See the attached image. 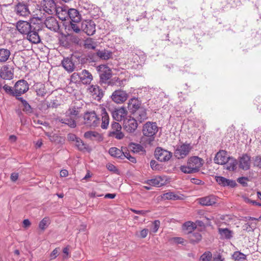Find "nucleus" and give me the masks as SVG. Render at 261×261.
<instances>
[{"label": "nucleus", "mask_w": 261, "mask_h": 261, "mask_svg": "<svg viewBox=\"0 0 261 261\" xmlns=\"http://www.w3.org/2000/svg\"><path fill=\"white\" fill-rule=\"evenodd\" d=\"M96 55L100 59L107 60L112 57V52L106 49L99 50L97 51Z\"/></svg>", "instance_id": "obj_35"}, {"label": "nucleus", "mask_w": 261, "mask_h": 261, "mask_svg": "<svg viewBox=\"0 0 261 261\" xmlns=\"http://www.w3.org/2000/svg\"><path fill=\"white\" fill-rule=\"evenodd\" d=\"M235 261H245L246 260V255L240 251H235L232 255Z\"/></svg>", "instance_id": "obj_39"}, {"label": "nucleus", "mask_w": 261, "mask_h": 261, "mask_svg": "<svg viewBox=\"0 0 261 261\" xmlns=\"http://www.w3.org/2000/svg\"><path fill=\"white\" fill-rule=\"evenodd\" d=\"M88 90L93 98L98 101L100 100L103 95L102 90L97 85L90 86Z\"/></svg>", "instance_id": "obj_19"}, {"label": "nucleus", "mask_w": 261, "mask_h": 261, "mask_svg": "<svg viewBox=\"0 0 261 261\" xmlns=\"http://www.w3.org/2000/svg\"><path fill=\"white\" fill-rule=\"evenodd\" d=\"M250 159L251 158L247 154H244L239 159V167L243 170H247L250 167Z\"/></svg>", "instance_id": "obj_20"}, {"label": "nucleus", "mask_w": 261, "mask_h": 261, "mask_svg": "<svg viewBox=\"0 0 261 261\" xmlns=\"http://www.w3.org/2000/svg\"><path fill=\"white\" fill-rule=\"evenodd\" d=\"M100 116H101V127L102 129H107L108 127L110 122L109 116L106 111V109L103 107H100Z\"/></svg>", "instance_id": "obj_22"}, {"label": "nucleus", "mask_w": 261, "mask_h": 261, "mask_svg": "<svg viewBox=\"0 0 261 261\" xmlns=\"http://www.w3.org/2000/svg\"><path fill=\"white\" fill-rule=\"evenodd\" d=\"M69 9L65 7H57L55 13L62 20H65L67 18H68Z\"/></svg>", "instance_id": "obj_26"}, {"label": "nucleus", "mask_w": 261, "mask_h": 261, "mask_svg": "<svg viewBox=\"0 0 261 261\" xmlns=\"http://www.w3.org/2000/svg\"><path fill=\"white\" fill-rule=\"evenodd\" d=\"M127 97L128 95L126 92L121 90H115L111 96L112 100L117 103H123Z\"/></svg>", "instance_id": "obj_16"}, {"label": "nucleus", "mask_w": 261, "mask_h": 261, "mask_svg": "<svg viewBox=\"0 0 261 261\" xmlns=\"http://www.w3.org/2000/svg\"><path fill=\"white\" fill-rule=\"evenodd\" d=\"M29 89L28 82L21 80L17 81L14 85V93L15 96H20L21 94L26 93Z\"/></svg>", "instance_id": "obj_9"}, {"label": "nucleus", "mask_w": 261, "mask_h": 261, "mask_svg": "<svg viewBox=\"0 0 261 261\" xmlns=\"http://www.w3.org/2000/svg\"><path fill=\"white\" fill-rule=\"evenodd\" d=\"M150 167L153 170H158L159 169V165L154 160L151 161Z\"/></svg>", "instance_id": "obj_56"}, {"label": "nucleus", "mask_w": 261, "mask_h": 261, "mask_svg": "<svg viewBox=\"0 0 261 261\" xmlns=\"http://www.w3.org/2000/svg\"><path fill=\"white\" fill-rule=\"evenodd\" d=\"M248 178L247 177H240L238 179V181L243 185V186H246L247 185V183H246V180H247Z\"/></svg>", "instance_id": "obj_60"}, {"label": "nucleus", "mask_w": 261, "mask_h": 261, "mask_svg": "<svg viewBox=\"0 0 261 261\" xmlns=\"http://www.w3.org/2000/svg\"><path fill=\"white\" fill-rule=\"evenodd\" d=\"M97 71L99 72V76L101 81L106 82L111 77V70L105 65H100L97 68Z\"/></svg>", "instance_id": "obj_12"}, {"label": "nucleus", "mask_w": 261, "mask_h": 261, "mask_svg": "<svg viewBox=\"0 0 261 261\" xmlns=\"http://www.w3.org/2000/svg\"><path fill=\"white\" fill-rule=\"evenodd\" d=\"M35 25H32L27 21L19 20L16 23V28L21 34L27 35Z\"/></svg>", "instance_id": "obj_15"}, {"label": "nucleus", "mask_w": 261, "mask_h": 261, "mask_svg": "<svg viewBox=\"0 0 261 261\" xmlns=\"http://www.w3.org/2000/svg\"><path fill=\"white\" fill-rule=\"evenodd\" d=\"M75 145L80 150H84L87 148V145L79 138L75 141Z\"/></svg>", "instance_id": "obj_42"}, {"label": "nucleus", "mask_w": 261, "mask_h": 261, "mask_svg": "<svg viewBox=\"0 0 261 261\" xmlns=\"http://www.w3.org/2000/svg\"><path fill=\"white\" fill-rule=\"evenodd\" d=\"M172 153L166 150L163 149L160 147H157L155 150V156L157 160L161 162H166L169 161Z\"/></svg>", "instance_id": "obj_11"}, {"label": "nucleus", "mask_w": 261, "mask_h": 261, "mask_svg": "<svg viewBox=\"0 0 261 261\" xmlns=\"http://www.w3.org/2000/svg\"><path fill=\"white\" fill-rule=\"evenodd\" d=\"M84 124L90 127H96L100 123V119L94 111L87 112L84 115Z\"/></svg>", "instance_id": "obj_4"}, {"label": "nucleus", "mask_w": 261, "mask_h": 261, "mask_svg": "<svg viewBox=\"0 0 261 261\" xmlns=\"http://www.w3.org/2000/svg\"><path fill=\"white\" fill-rule=\"evenodd\" d=\"M70 25L68 27V30L71 29L73 32L76 33H79L80 32L81 29V24L80 25V22H73L72 21H70Z\"/></svg>", "instance_id": "obj_40"}, {"label": "nucleus", "mask_w": 261, "mask_h": 261, "mask_svg": "<svg viewBox=\"0 0 261 261\" xmlns=\"http://www.w3.org/2000/svg\"><path fill=\"white\" fill-rule=\"evenodd\" d=\"M46 136L51 142H57L59 141L60 137L55 134L47 133Z\"/></svg>", "instance_id": "obj_49"}, {"label": "nucleus", "mask_w": 261, "mask_h": 261, "mask_svg": "<svg viewBox=\"0 0 261 261\" xmlns=\"http://www.w3.org/2000/svg\"><path fill=\"white\" fill-rule=\"evenodd\" d=\"M2 89H4L6 93L15 96L14 89L13 90L11 87L7 85H5L3 87H2Z\"/></svg>", "instance_id": "obj_45"}, {"label": "nucleus", "mask_w": 261, "mask_h": 261, "mask_svg": "<svg viewBox=\"0 0 261 261\" xmlns=\"http://www.w3.org/2000/svg\"><path fill=\"white\" fill-rule=\"evenodd\" d=\"M80 112V109L78 107L75 106L70 107L65 113L66 118H61L59 121L71 128H75L76 125L75 119L78 117Z\"/></svg>", "instance_id": "obj_2"}, {"label": "nucleus", "mask_w": 261, "mask_h": 261, "mask_svg": "<svg viewBox=\"0 0 261 261\" xmlns=\"http://www.w3.org/2000/svg\"><path fill=\"white\" fill-rule=\"evenodd\" d=\"M254 166L261 168V156H256L253 159Z\"/></svg>", "instance_id": "obj_53"}, {"label": "nucleus", "mask_w": 261, "mask_h": 261, "mask_svg": "<svg viewBox=\"0 0 261 261\" xmlns=\"http://www.w3.org/2000/svg\"><path fill=\"white\" fill-rule=\"evenodd\" d=\"M81 29L88 35H93L96 31L95 24L92 20H84L81 23Z\"/></svg>", "instance_id": "obj_13"}, {"label": "nucleus", "mask_w": 261, "mask_h": 261, "mask_svg": "<svg viewBox=\"0 0 261 261\" xmlns=\"http://www.w3.org/2000/svg\"><path fill=\"white\" fill-rule=\"evenodd\" d=\"M158 131V127L155 122H147L143 125L142 133L144 136L148 137L149 141H153L154 136Z\"/></svg>", "instance_id": "obj_3"}, {"label": "nucleus", "mask_w": 261, "mask_h": 261, "mask_svg": "<svg viewBox=\"0 0 261 261\" xmlns=\"http://www.w3.org/2000/svg\"><path fill=\"white\" fill-rule=\"evenodd\" d=\"M138 123L134 118H126L123 120V128L128 133H133L137 129Z\"/></svg>", "instance_id": "obj_14"}, {"label": "nucleus", "mask_w": 261, "mask_h": 261, "mask_svg": "<svg viewBox=\"0 0 261 261\" xmlns=\"http://www.w3.org/2000/svg\"><path fill=\"white\" fill-rule=\"evenodd\" d=\"M79 77L84 84H89L93 79L92 74L86 69L82 70L80 73Z\"/></svg>", "instance_id": "obj_27"}, {"label": "nucleus", "mask_w": 261, "mask_h": 261, "mask_svg": "<svg viewBox=\"0 0 261 261\" xmlns=\"http://www.w3.org/2000/svg\"><path fill=\"white\" fill-rule=\"evenodd\" d=\"M109 153L112 156L123 159L124 152L116 147L110 148Z\"/></svg>", "instance_id": "obj_36"}, {"label": "nucleus", "mask_w": 261, "mask_h": 261, "mask_svg": "<svg viewBox=\"0 0 261 261\" xmlns=\"http://www.w3.org/2000/svg\"><path fill=\"white\" fill-rule=\"evenodd\" d=\"M67 138L68 140L71 141L73 142H75V141L79 138L73 134H69L67 136Z\"/></svg>", "instance_id": "obj_59"}, {"label": "nucleus", "mask_w": 261, "mask_h": 261, "mask_svg": "<svg viewBox=\"0 0 261 261\" xmlns=\"http://www.w3.org/2000/svg\"><path fill=\"white\" fill-rule=\"evenodd\" d=\"M146 183L152 186L160 187L165 185V181L161 176H156L154 178L148 179Z\"/></svg>", "instance_id": "obj_31"}, {"label": "nucleus", "mask_w": 261, "mask_h": 261, "mask_svg": "<svg viewBox=\"0 0 261 261\" xmlns=\"http://www.w3.org/2000/svg\"><path fill=\"white\" fill-rule=\"evenodd\" d=\"M212 258V253L210 251H206L202 254L199 261H211Z\"/></svg>", "instance_id": "obj_43"}, {"label": "nucleus", "mask_w": 261, "mask_h": 261, "mask_svg": "<svg viewBox=\"0 0 261 261\" xmlns=\"http://www.w3.org/2000/svg\"><path fill=\"white\" fill-rule=\"evenodd\" d=\"M229 158L227 156L226 151L221 150L216 153L214 161L216 164L224 165L228 162Z\"/></svg>", "instance_id": "obj_21"}, {"label": "nucleus", "mask_w": 261, "mask_h": 261, "mask_svg": "<svg viewBox=\"0 0 261 261\" xmlns=\"http://www.w3.org/2000/svg\"><path fill=\"white\" fill-rule=\"evenodd\" d=\"M23 108L22 109V110L24 112H25L27 113H31L32 110L31 106L29 104V103L27 102V101H23V103H22Z\"/></svg>", "instance_id": "obj_51"}, {"label": "nucleus", "mask_w": 261, "mask_h": 261, "mask_svg": "<svg viewBox=\"0 0 261 261\" xmlns=\"http://www.w3.org/2000/svg\"><path fill=\"white\" fill-rule=\"evenodd\" d=\"M121 129V125L118 122H113L111 124V130L109 132V136L119 140L122 139L124 137V134Z\"/></svg>", "instance_id": "obj_10"}, {"label": "nucleus", "mask_w": 261, "mask_h": 261, "mask_svg": "<svg viewBox=\"0 0 261 261\" xmlns=\"http://www.w3.org/2000/svg\"><path fill=\"white\" fill-rule=\"evenodd\" d=\"M126 158L132 163H136V160L135 158L132 156L129 152H124L123 159Z\"/></svg>", "instance_id": "obj_54"}, {"label": "nucleus", "mask_w": 261, "mask_h": 261, "mask_svg": "<svg viewBox=\"0 0 261 261\" xmlns=\"http://www.w3.org/2000/svg\"><path fill=\"white\" fill-rule=\"evenodd\" d=\"M18 178V173L14 172L11 174L10 178L12 181H13V182L16 181L17 180Z\"/></svg>", "instance_id": "obj_61"}, {"label": "nucleus", "mask_w": 261, "mask_h": 261, "mask_svg": "<svg viewBox=\"0 0 261 261\" xmlns=\"http://www.w3.org/2000/svg\"><path fill=\"white\" fill-rule=\"evenodd\" d=\"M203 164V160L197 156L189 158L187 164L180 167L181 172L186 174H192L198 172Z\"/></svg>", "instance_id": "obj_1"}, {"label": "nucleus", "mask_w": 261, "mask_h": 261, "mask_svg": "<svg viewBox=\"0 0 261 261\" xmlns=\"http://www.w3.org/2000/svg\"><path fill=\"white\" fill-rule=\"evenodd\" d=\"M213 261H224V258L220 254H218L213 258Z\"/></svg>", "instance_id": "obj_64"}, {"label": "nucleus", "mask_w": 261, "mask_h": 261, "mask_svg": "<svg viewBox=\"0 0 261 261\" xmlns=\"http://www.w3.org/2000/svg\"><path fill=\"white\" fill-rule=\"evenodd\" d=\"M192 148L190 144L185 143L177 146L174 150V156L178 159H184L189 154Z\"/></svg>", "instance_id": "obj_5"}, {"label": "nucleus", "mask_w": 261, "mask_h": 261, "mask_svg": "<svg viewBox=\"0 0 261 261\" xmlns=\"http://www.w3.org/2000/svg\"><path fill=\"white\" fill-rule=\"evenodd\" d=\"M10 54L11 53L9 49L6 48H0V62H6L8 60Z\"/></svg>", "instance_id": "obj_38"}, {"label": "nucleus", "mask_w": 261, "mask_h": 261, "mask_svg": "<svg viewBox=\"0 0 261 261\" xmlns=\"http://www.w3.org/2000/svg\"><path fill=\"white\" fill-rule=\"evenodd\" d=\"M44 24L49 30L57 32L60 29L59 22L56 18L49 16L44 21Z\"/></svg>", "instance_id": "obj_17"}, {"label": "nucleus", "mask_w": 261, "mask_h": 261, "mask_svg": "<svg viewBox=\"0 0 261 261\" xmlns=\"http://www.w3.org/2000/svg\"><path fill=\"white\" fill-rule=\"evenodd\" d=\"M190 238L191 242L198 243L201 239V235L199 232H193L190 234Z\"/></svg>", "instance_id": "obj_41"}, {"label": "nucleus", "mask_w": 261, "mask_h": 261, "mask_svg": "<svg viewBox=\"0 0 261 261\" xmlns=\"http://www.w3.org/2000/svg\"><path fill=\"white\" fill-rule=\"evenodd\" d=\"M198 203L203 206H212L218 201V198L214 195H210L197 199Z\"/></svg>", "instance_id": "obj_18"}, {"label": "nucleus", "mask_w": 261, "mask_h": 261, "mask_svg": "<svg viewBox=\"0 0 261 261\" xmlns=\"http://www.w3.org/2000/svg\"><path fill=\"white\" fill-rule=\"evenodd\" d=\"M134 114L137 119V121H139L140 123L143 122L147 118L146 111L143 107L135 112Z\"/></svg>", "instance_id": "obj_32"}, {"label": "nucleus", "mask_w": 261, "mask_h": 261, "mask_svg": "<svg viewBox=\"0 0 261 261\" xmlns=\"http://www.w3.org/2000/svg\"><path fill=\"white\" fill-rule=\"evenodd\" d=\"M160 226V222L159 220H155L152 223V226L151 227L150 231L152 233H155L158 230Z\"/></svg>", "instance_id": "obj_48"}, {"label": "nucleus", "mask_w": 261, "mask_h": 261, "mask_svg": "<svg viewBox=\"0 0 261 261\" xmlns=\"http://www.w3.org/2000/svg\"><path fill=\"white\" fill-rule=\"evenodd\" d=\"M57 7L54 0H42L41 3V10L49 15L55 13Z\"/></svg>", "instance_id": "obj_6"}, {"label": "nucleus", "mask_w": 261, "mask_h": 261, "mask_svg": "<svg viewBox=\"0 0 261 261\" xmlns=\"http://www.w3.org/2000/svg\"><path fill=\"white\" fill-rule=\"evenodd\" d=\"M62 65L65 70L68 72H72L74 69V65L70 58H64Z\"/></svg>", "instance_id": "obj_33"}, {"label": "nucleus", "mask_w": 261, "mask_h": 261, "mask_svg": "<svg viewBox=\"0 0 261 261\" xmlns=\"http://www.w3.org/2000/svg\"><path fill=\"white\" fill-rule=\"evenodd\" d=\"M244 229L248 231H252L256 227V223H247L244 225Z\"/></svg>", "instance_id": "obj_50"}, {"label": "nucleus", "mask_w": 261, "mask_h": 261, "mask_svg": "<svg viewBox=\"0 0 261 261\" xmlns=\"http://www.w3.org/2000/svg\"><path fill=\"white\" fill-rule=\"evenodd\" d=\"M98 133L95 132L88 131L85 133L84 137L87 139H92L94 137H96Z\"/></svg>", "instance_id": "obj_52"}, {"label": "nucleus", "mask_w": 261, "mask_h": 261, "mask_svg": "<svg viewBox=\"0 0 261 261\" xmlns=\"http://www.w3.org/2000/svg\"><path fill=\"white\" fill-rule=\"evenodd\" d=\"M14 12L17 16L24 17L31 14L28 5L23 2H19L14 6Z\"/></svg>", "instance_id": "obj_8"}, {"label": "nucleus", "mask_w": 261, "mask_h": 261, "mask_svg": "<svg viewBox=\"0 0 261 261\" xmlns=\"http://www.w3.org/2000/svg\"><path fill=\"white\" fill-rule=\"evenodd\" d=\"M49 224V219L47 217L43 218L39 223V227L42 230H44Z\"/></svg>", "instance_id": "obj_44"}, {"label": "nucleus", "mask_w": 261, "mask_h": 261, "mask_svg": "<svg viewBox=\"0 0 261 261\" xmlns=\"http://www.w3.org/2000/svg\"><path fill=\"white\" fill-rule=\"evenodd\" d=\"M59 249L55 248L50 253V259H55L58 255Z\"/></svg>", "instance_id": "obj_58"}, {"label": "nucleus", "mask_w": 261, "mask_h": 261, "mask_svg": "<svg viewBox=\"0 0 261 261\" xmlns=\"http://www.w3.org/2000/svg\"><path fill=\"white\" fill-rule=\"evenodd\" d=\"M85 46L86 48L88 49H94L95 48V46L93 44V42L91 40H87L85 42Z\"/></svg>", "instance_id": "obj_55"}, {"label": "nucleus", "mask_w": 261, "mask_h": 261, "mask_svg": "<svg viewBox=\"0 0 261 261\" xmlns=\"http://www.w3.org/2000/svg\"><path fill=\"white\" fill-rule=\"evenodd\" d=\"M0 76L4 80H11L13 77V72L9 66L6 65L1 68Z\"/></svg>", "instance_id": "obj_28"}, {"label": "nucleus", "mask_w": 261, "mask_h": 261, "mask_svg": "<svg viewBox=\"0 0 261 261\" xmlns=\"http://www.w3.org/2000/svg\"><path fill=\"white\" fill-rule=\"evenodd\" d=\"M33 88L36 93V95L39 97H44L47 93L45 86L42 83H35L33 86Z\"/></svg>", "instance_id": "obj_24"}, {"label": "nucleus", "mask_w": 261, "mask_h": 261, "mask_svg": "<svg viewBox=\"0 0 261 261\" xmlns=\"http://www.w3.org/2000/svg\"><path fill=\"white\" fill-rule=\"evenodd\" d=\"M163 198L165 199H177L178 198L177 195H176L173 192H168L163 195Z\"/></svg>", "instance_id": "obj_47"}, {"label": "nucleus", "mask_w": 261, "mask_h": 261, "mask_svg": "<svg viewBox=\"0 0 261 261\" xmlns=\"http://www.w3.org/2000/svg\"><path fill=\"white\" fill-rule=\"evenodd\" d=\"M148 230L147 229H143L140 232V236L142 238H145L147 236Z\"/></svg>", "instance_id": "obj_63"}, {"label": "nucleus", "mask_w": 261, "mask_h": 261, "mask_svg": "<svg viewBox=\"0 0 261 261\" xmlns=\"http://www.w3.org/2000/svg\"><path fill=\"white\" fill-rule=\"evenodd\" d=\"M142 108L141 107L140 101L138 98H132L129 100L128 109L131 113H135V112Z\"/></svg>", "instance_id": "obj_25"}, {"label": "nucleus", "mask_w": 261, "mask_h": 261, "mask_svg": "<svg viewBox=\"0 0 261 261\" xmlns=\"http://www.w3.org/2000/svg\"><path fill=\"white\" fill-rule=\"evenodd\" d=\"M127 111L123 107L115 109L112 112V117L114 119L117 121L124 120V117L126 116Z\"/></svg>", "instance_id": "obj_23"}, {"label": "nucleus", "mask_w": 261, "mask_h": 261, "mask_svg": "<svg viewBox=\"0 0 261 261\" xmlns=\"http://www.w3.org/2000/svg\"><path fill=\"white\" fill-rule=\"evenodd\" d=\"M68 12V17H69L70 21H72L73 22H80L81 20V15L77 10L75 9H70Z\"/></svg>", "instance_id": "obj_30"}, {"label": "nucleus", "mask_w": 261, "mask_h": 261, "mask_svg": "<svg viewBox=\"0 0 261 261\" xmlns=\"http://www.w3.org/2000/svg\"><path fill=\"white\" fill-rule=\"evenodd\" d=\"M237 164V160L229 157L228 162L225 164V168L229 171H233L236 169Z\"/></svg>", "instance_id": "obj_37"}, {"label": "nucleus", "mask_w": 261, "mask_h": 261, "mask_svg": "<svg viewBox=\"0 0 261 261\" xmlns=\"http://www.w3.org/2000/svg\"><path fill=\"white\" fill-rule=\"evenodd\" d=\"M69 36H70V40L72 42L76 43V44L79 43V42L80 41V39L79 38V37H77L76 36H74V35H69Z\"/></svg>", "instance_id": "obj_62"}, {"label": "nucleus", "mask_w": 261, "mask_h": 261, "mask_svg": "<svg viewBox=\"0 0 261 261\" xmlns=\"http://www.w3.org/2000/svg\"><path fill=\"white\" fill-rule=\"evenodd\" d=\"M218 232L222 239H230L232 237L233 232L227 228H219Z\"/></svg>", "instance_id": "obj_34"}, {"label": "nucleus", "mask_w": 261, "mask_h": 261, "mask_svg": "<svg viewBox=\"0 0 261 261\" xmlns=\"http://www.w3.org/2000/svg\"><path fill=\"white\" fill-rule=\"evenodd\" d=\"M130 211L135 214L141 215L143 216H145L146 214V213L148 212V211H144V210L138 211V210H136L133 209V208H131Z\"/></svg>", "instance_id": "obj_57"}, {"label": "nucleus", "mask_w": 261, "mask_h": 261, "mask_svg": "<svg viewBox=\"0 0 261 261\" xmlns=\"http://www.w3.org/2000/svg\"><path fill=\"white\" fill-rule=\"evenodd\" d=\"M216 180L220 185L222 186H229L233 188L237 185L234 180L228 179L222 176H216Z\"/></svg>", "instance_id": "obj_29"}, {"label": "nucleus", "mask_w": 261, "mask_h": 261, "mask_svg": "<svg viewBox=\"0 0 261 261\" xmlns=\"http://www.w3.org/2000/svg\"><path fill=\"white\" fill-rule=\"evenodd\" d=\"M41 27L39 25L35 24L27 34V39L31 42L37 44L40 42L41 39L39 32L41 31Z\"/></svg>", "instance_id": "obj_7"}, {"label": "nucleus", "mask_w": 261, "mask_h": 261, "mask_svg": "<svg viewBox=\"0 0 261 261\" xmlns=\"http://www.w3.org/2000/svg\"><path fill=\"white\" fill-rule=\"evenodd\" d=\"M183 227L186 228L189 232H191L195 228V224L193 222L188 221L184 224Z\"/></svg>", "instance_id": "obj_46"}]
</instances>
